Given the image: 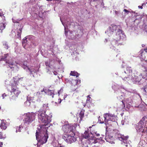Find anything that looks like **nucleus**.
I'll return each mask as SVG.
<instances>
[{
    "instance_id": "52",
    "label": "nucleus",
    "mask_w": 147,
    "mask_h": 147,
    "mask_svg": "<svg viewBox=\"0 0 147 147\" xmlns=\"http://www.w3.org/2000/svg\"><path fill=\"white\" fill-rule=\"evenodd\" d=\"M11 69L12 68H13V67L11 65H9V66Z\"/></svg>"
},
{
    "instance_id": "14",
    "label": "nucleus",
    "mask_w": 147,
    "mask_h": 147,
    "mask_svg": "<svg viewBox=\"0 0 147 147\" xmlns=\"http://www.w3.org/2000/svg\"><path fill=\"white\" fill-rule=\"evenodd\" d=\"M105 138V140L107 142L112 144L114 143L113 142V136H110L107 135L106 133V134Z\"/></svg>"
},
{
    "instance_id": "47",
    "label": "nucleus",
    "mask_w": 147,
    "mask_h": 147,
    "mask_svg": "<svg viewBox=\"0 0 147 147\" xmlns=\"http://www.w3.org/2000/svg\"><path fill=\"white\" fill-rule=\"evenodd\" d=\"M115 14L118 15L119 13V12L118 11H115Z\"/></svg>"
},
{
    "instance_id": "12",
    "label": "nucleus",
    "mask_w": 147,
    "mask_h": 147,
    "mask_svg": "<svg viewBox=\"0 0 147 147\" xmlns=\"http://www.w3.org/2000/svg\"><path fill=\"white\" fill-rule=\"evenodd\" d=\"M128 138V136H122L119 137V140L121 141H122L121 142V146L122 147H127V144L126 143V140Z\"/></svg>"
},
{
    "instance_id": "34",
    "label": "nucleus",
    "mask_w": 147,
    "mask_h": 147,
    "mask_svg": "<svg viewBox=\"0 0 147 147\" xmlns=\"http://www.w3.org/2000/svg\"><path fill=\"white\" fill-rule=\"evenodd\" d=\"M82 147H88V145L87 144H83L82 146Z\"/></svg>"
},
{
    "instance_id": "46",
    "label": "nucleus",
    "mask_w": 147,
    "mask_h": 147,
    "mask_svg": "<svg viewBox=\"0 0 147 147\" xmlns=\"http://www.w3.org/2000/svg\"><path fill=\"white\" fill-rule=\"evenodd\" d=\"M3 144L2 142H0V147H2Z\"/></svg>"
},
{
    "instance_id": "35",
    "label": "nucleus",
    "mask_w": 147,
    "mask_h": 147,
    "mask_svg": "<svg viewBox=\"0 0 147 147\" xmlns=\"http://www.w3.org/2000/svg\"><path fill=\"white\" fill-rule=\"evenodd\" d=\"M102 121H101L100 119V123H102V122H104V121H105L104 120V119L103 118V117L102 118Z\"/></svg>"
},
{
    "instance_id": "42",
    "label": "nucleus",
    "mask_w": 147,
    "mask_h": 147,
    "mask_svg": "<svg viewBox=\"0 0 147 147\" xmlns=\"http://www.w3.org/2000/svg\"><path fill=\"white\" fill-rule=\"evenodd\" d=\"M92 139H90V140H91V143L92 144V143H94V140L93 139V138H92Z\"/></svg>"
},
{
    "instance_id": "57",
    "label": "nucleus",
    "mask_w": 147,
    "mask_h": 147,
    "mask_svg": "<svg viewBox=\"0 0 147 147\" xmlns=\"http://www.w3.org/2000/svg\"><path fill=\"white\" fill-rule=\"evenodd\" d=\"M142 46L143 47L145 46V45H144L142 44Z\"/></svg>"
},
{
    "instance_id": "58",
    "label": "nucleus",
    "mask_w": 147,
    "mask_h": 147,
    "mask_svg": "<svg viewBox=\"0 0 147 147\" xmlns=\"http://www.w3.org/2000/svg\"><path fill=\"white\" fill-rule=\"evenodd\" d=\"M119 39H120L121 38V36L119 35Z\"/></svg>"
},
{
    "instance_id": "55",
    "label": "nucleus",
    "mask_w": 147,
    "mask_h": 147,
    "mask_svg": "<svg viewBox=\"0 0 147 147\" xmlns=\"http://www.w3.org/2000/svg\"><path fill=\"white\" fill-rule=\"evenodd\" d=\"M96 134V135L97 136H100V134Z\"/></svg>"
},
{
    "instance_id": "21",
    "label": "nucleus",
    "mask_w": 147,
    "mask_h": 147,
    "mask_svg": "<svg viewBox=\"0 0 147 147\" xmlns=\"http://www.w3.org/2000/svg\"><path fill=\"white\" fill-rule=\"evenodd\" d=\"M84 138L85 139H88L89 138L90 136L89 135V134L88 131H85L84 134L83 136Z\"/></svg>"
},
{
    "instance_id": "2",
    "label": "nucleus",
    "mask_w": 147,
    "mask_h": 147,
    "mask_svg": "<svg viewBox=\"0 0 147 147\" xmlns=\"http://www.w3.org/2000/svg\"><path fill=\"white\" fill-rule=\"evenodd\" d=\"M47 127L44 128L43 129H40V133L36 131V140L41 144H43L47 142L48 137L47 133Z\"/></svg>"
},
{
    "instance_id": "45",
    "label": "nucleus",
    "mask_w": 147,
    "mask_h": 147,
    "mask_svg": "<svg viewBox=\"0 0 147 147\" xmlns=\"http://www.w3.org/2000/svg\"><path fill=\"white\" fill-rule=\"evenodd\" d=\"M143 5H144V4L143 3L142 4V6H138V7L139 8H140L141 9H142L143 8V7H142V6Z\"/></svg>"
},
{
    "instance_id": "27",
    "label": "nucleus",
    "mask_w": 147,
    "mask_h": 147,
    "mask_svg": "<svg viewBox=\"0 0 147 147\" xmlns=\"http://www.w3.org/2000/svg\"><path fill=\"white\" fill-rule=\"evenodd\" d=\"M6 63H8V65L9 66V65H11L13 66L14 65V63L13 61H6Z\"/></svg>"
},
{
    "instance_id": "53",
    "label": "nucleus",
    "mask_w": 147,
    "mask_h": 147,
    "mask_svg": "<svg viewBox=\"0 0 147 147\" xmlns=\"http://www.w3.org/2000/svg\"><path fill=\"white\" fill-rule=\"evenodd\" d=\"M23 79H20V82H22L23 81Z\"/></svg>"
},
{
    "instance_id": "64",
    "label": "nucleus",
    "mask_w": 147,
    "mask_h": 147,
    "mask_svg": "<svg viewBox=\"0 0 147 147\" xmlns=\"http://www.w3.org/2000/svg\"><path fill=\"white\" fill-rule=\"evenodd\" d=\"M88 141H89V139H88Z\"/></svg>"
},
{
    "instance_id": "40",
    "label": "nucleus",
    "mask_w": 147,
    "mask_h": 147,
    "mask_svg": "<svg viewBox=\"0 0 147 147\" xmlns=\"http://www.w3.org/2000/svg\"><path fill=\"white\" fill-rule=\"evenodd\" d=\"M62 100H61V99H59L58 100V102L59 103H60L62 101Z\"/></svg>"
},
{
    "instance_id": "60",
    "label": "nucleus",
    "mask_w": 147,
    "mask_h": 147,
    "mask_svg": "<svg viewBox=\"0 0 147 147\" xmlns=\"http://www.w3.org/2000/svg\"><path fill=\"white\" fill-rule=\"evenodd\" d=\"M65 34H66V33H67V32H65Z\"/></svg>"
},
{
    "instance_id": "3",
    "label": "nucleus",
    "mask_w": 147,
    "mask_h": 147,
    "mask_svg": "<svg viewBox=\"0 0 147 147\" xmlns=\"http://www.w3.org/2000/svg\"><path fill=\"white\" fill-rule=\"evenodd\" d=\"M134 73L132 72V70L131 67H127L126 70L123 72L121 75V77L123 80L128 81H130L132 79L133 74Z\"/></svg>"
},
{
    "instance_id": "30",
    "label": "nucleus",
    "mask_w": 147,
    "mask_h": 147,
    "mask_svg": "<svg viewBox=\"0 0 147 147\" xmlns=\"http://www.w3.org/2000/svg\"><path fill=\"white\" fill-rule=\"evenodd\" d=\"M41 94V93L40 92H37L36 94V95L38 96V97H41V96H40Z\"/></svg>"
},
{
    "instance_id": "31",
    "label": "nucleus",
    "mask_w": 147,
    "mask_h": 147,
    "mask_svg": "<svg viewBox=\"0 0 147 147\" xmlns=\"http://www.w3.org/2000/svg\"><path fill=\"white\" fill-rule=\"evenodd\" d=\"M3 138V134L0 131V139H2Z\"/></svg>"
},
{
    "instance_id": "5",
    "label": "nucleus",
    "mask_w": 147,
    "mask_h": 147,
    "mask_svg": "<svg viewBox=\"0 0 147 147\" xmlns=\"http://www.w3.org/2000/svg\"><path fill=\"white\" fill-rule=\"evenodd\" d=\"M115 117L113 114H111L109 113H106L103 115V118L105 121L102 122L105 123L106 125H107L110 123L109 122L110 121H115Z\"/></svg>"
},
{
    "instance_id": "17",
    "label": "nucleus",
    "mask_w": 147,
    "mask_h": 147,
    "mask_svg": "<svg viewBox=\"0 0 147 147\" xmlns=\"http://www.w3.org/2000/svg\"><path fill=\"white\" fill-rule=\"evenodd\" d=\"M23 78H24L23 77L20 78L18 76H16L15 77H13V80L14 81V83H13V84H16V85L17 86L18 84L20 83V80L23 79Z\"/></svg>"
},
{
    "instance_id": "32",
    "label": "nucleus",
    "mask_w": 147,
    "mask_h": 147,
    "mask_svg": "<svg viewBox=\"0 0 147 147\" xmlns=\"http://www.w3.org/2000/svg\"><path fill=\"white\" fill-rule=\"evenodd\" d=\"M45 65L47 66L50 67V64L48 62H46L45 63Z\"/></svg>"
},
{
    "instance_id": "18",
    "label": "nucleus",
    "mask_w": 147,
    "mask_h": 147,
    "mask_svg": "<svg viewBox=\"0 0 147 147\" xmlns=\"http://www.w3.org/2000/svg\"><path fill=\"white\" fill-rule=\"evenodd\" d=\"M48 107L46 104H43L42 106L39 110L38 112H41L42 113H46V109Z\"/></svg>"
},
{
    "instance_id": "43",
    "label": "nucleus",
    "mask_w": 147,
    "mask_h": 147,
    "mask_svg": "<svg viewBox=\"0 0 147 147\" xmlns=\"http://www.w3.org/2000/svg\"><path fill=\"white\" fill-rule=\"evenodd\" d=\"M123 11L126 13H128L129 12V11L128 10L125 9H124Z\"/></svg>"
},
{
    "instance_id": "38",
    "label": "nucleus",
    "mask_w": 147,
    "mask_h": 147,
    "mask_svg": "<svg viewBox=\"0 0 147 147\" xmlns=\"http://www.w3.org/2000/svg\"><path fill=\"white\" fill-rule=\"evenodd\" d=\"M120 30H119V31L117 32V34H118L119 35L120 33H122L121 30L120 31H119Z\"/></svg>"
},
{
    "instance_id": "11",
    "label": "nucleus",
    "mask_w": 147,
    "mask_h": 147,
    "mask_svg": "<svg viewBox=\"0 0 147 147\" xmlns=\"http://www.w3.org/2000/svg\"><path fill=\"white\" fill-rule=\"evenodd\" d=\"M140 53L141 58L147 62V47L141 50Z\"/></svg>"
},
{
    "instance_id": "8",
    "label": "nucleus",
    "mask_w": 147,
    "mask_h": 147,
    "mask_svg": "<svg viewBox=\"0 0 147 147\" xmlns=\"http://www.w3.org/2000/svg\"><path fill=\"white\" fill-rule=\"evenodd\" d=\"M138 124L137 128L139 129L140 131L147 132V122H146L145 124L142 121H140Z\"/></svg>"
},
{
    "instance_id": "63",
    "label": "nucleus",
    "mask_w": 147,
    "mask_h": 147,
    "mask_svg": "<svg viewBox=\"0 0 147 147\" xmlns=\"http://www.w3.org/2000/svg\"><path fill=\"white\" fill-rule=\"evenodd\" d=\"M116 44H117V45H118V43H116Z\"/></svg>"
},
{
    "instance_id": "15",
    "label": "nucleus",
    "mask_w": 147,
    "mask_h": 147,
    "mask_svg": "<svg viewBox=\"0 0 147 147\" xmlns=\"http://www.w3.org/2000/svg\"><path fill=\"white\" fill-rule=\"evenodd\" d=\"M92 99L91 98L90 96V95H89L87 97V99L86 100V103L85 104V105L84 106H87L89 108L91 107L90 104H91V102Z\"/></svg>"
},
{
    "instance_id": "50",
    "label": "nucleus",
    "mask_w": 147,
    "mask_h": 147,
    "mask_svg": "<svg viewBox=\"0 0 147 147\" xmlns=\"http://www.w3.org/2000/svg\"><path fill=\"white\" fill-rule=\"evenodd\" d=\"M32 69V72L35 73L36 71L34 69Z\"/></svg>"
},
{
    "instance_id": "26",
    "label": "nucleus",
    "mask_w": 147,
    "mask_h": 147,
    "mask_svg": "<svg viewBox=\"0 0 147 147\" xmlns=\"http://www.w3.org/2000/svg\"><path fill=\"white\" fill-rule=\"evenodd\" d=\"M3 46H4V48L6 49H8L9 47L8 44L7 42H3Z\"/></svg>"
},
{
    "instance_id": "9",
    "label": "nucleus",
    "mask_w": 147,
    "mask_h": 147,
    "mask_svg": "<svg viewBox=\"0 0 147 147\" xmlns=\"http://www.w3.org/2000/svg\"><path fill=\"white\" fill-rule=\"evenodd\" d=\"M75 128L74 126L69 125H65L62 127V130L65 133H70L71 132L72 133L73 131Z\"/></svg>"
},
{
    "instance_id": "33",
    "label": "nucleus",
    "mask_w": 147,
    "mask_h": 147,
    "mask_svg": "<svg viewBox=\"0 0 147 147\" xmlns=\"http://www.w3.org/2000/svg\"><path fill=\"white\" fill-rule=\"evenodd\" d=\"M62 91H63V89H60L58 91V93L59 95H60L61 93V92H62Z\"/></svg>"
},
{
    "instance_id": "61",
    "label": "nucleus",
    "mask_w": 147,
    "mask_h": 147,
    "mask_svg": "<svg viewBox=\"0 0 147 147\" xmlns=\"http://www.w3.org/2000/svg\"><path fill=\"white\" fill-rule=\"evenodd\" d=\"M65 34H66V33H67V32H65Z\"/></svg>"
},
{
    "instance_id": "44",
    "label": "nucleus",
    "mask_w": 147,
    "mask_h": 147,
    "mask_svg": "<svg viewBox=\"0 0 147 147\" xmlns=\"http://www.w3.org/2000/svg\"><path fill=\"white\" fill-rule=\"evenodd\" d=\"M6 58V56H4V58H3V57H2V58H1V60H4Z\"/></svg>"
},
{
    "instance_id": "6",
    "label": "nucleus",
    "mask_w": 147,
    "mask_h": 147,
    "mask_svg": "<svg viewBox=\"0 0 147 147\" xmlns=\"http://www.w3.org/2000/svg\"><path fill=\"white\" fill-rule=\"evenodd\" d=\"M11 92L13 93L14 95L12 96L10 98L11 100H14L16 99L18 97L20 93V91L17 88V86L14 84H12L11 85Z\"/></svg>"
},
{
    "instance_id": "7",
    "label": "nucleus",
    "mask_w": 147,
    "mask_h": 147,
    "mask_svg": "<svg viewBox=\"0 0 147 147\" xmlns=\"http://www.w3.org/2000/svg\"><path fill=\"white\" fill-rule=\"evenodd\" d=\"M75 135L74 132H72L71 135L65 134L63 136V138L67 142L71 144L76 141V138L74 137Z\"/></svg>"
},
{
    "instance_id": "48",
    "label": "nucleus",
    "mask_w": 147,
    "mask_h": 147,
    "mask_svg": "<svg viewBox=\"0 0 147 147\" xmlns=\"http://www.w3.org/2000/svg\"><path fill=\"white\" fill-rule=\"evenodd\" d=\"M3 16V13H0V16L1 17H2V16Z\"/></svg>"
},
{
    "instance_id": "23",
    "label": "nucleus",
    "mask_w": 147,
    "mask_h": 147,
    "mask_svg": "<svg viewBox=\"0 0 147 147\" xmlns=\"http://www.w3.org/2000/svg\"><path fill=\"white\" fill-rule=\"evenodd\" d=\"M5 25L4 23H1L0 24V30L1 32L2 33V30H4L5 27Z\"/></svg>"
},
{
    "instance_id": "51",
    "label": "nucleus",
    "mask_w": 147,
    "mask_h": 147,
    "mask_svg": "<svg viewBox=\"0 0 147 147\" xmlns=\"http://www.w3.org/2000/svg\"><path fill=\"white\" fill-rule=\"evenodd\" d=\"M27 39V38L26 37H25L24 39V41H27L26 40Z\"/></svg>"
},
{
    "instance_id": "25",
    "label": "nucleus",
    "mask_w": 147,
    "mask_h": 147,
    "mask_svg": "<svg viewBox=\"0 0 147 147\" xmlns=\"http://www.w3.org/2000/svg\"><path fill=\"white\" fill-rule=\"evenodd\" d=\"M84 113L81 111L79 114V117H80V121H82V118L84 117Z\"/></svg>"
},
{
    "instance_id": "22",
    "label": "nucleus",
    "mask_w": 147,
    "mask_h": 147,
    "mask_svg": "<svg viewBox=\"0 0 147 147\" xmlns=\"http://www.w3.org/2000/svg\"><path fill=\"white\" fill-rule=\"evenodd\" d=\"M78 81L77 80H72L71 81V84L72 86H75V85H77Z\"/></svg>"
},
{
    "instance_id": "62",
    "label": "nucleus",
    "mask_w": 147,
    "mask_h": 147,
    "mask_svg": "<svg viewBox=\"0 0 147 147\" xmlns=\"http://www.w3.org/2000/svg\"><path fill=\"white\" fill-rule=\"evenodd\" d=\"M65 34H66V33H67V32H65Z\"/></svg>"
},
{
    "instance_id": "49",
    "label": "nucleus",
    "mask_w": 147,
    "mask_h": 147,
    "mask_svg": "<svg viewBox=\"0 0 147 147\" xmlns=\"http://www.w3.org/2000/svg\"><path fill=\"white\" fill-rule=\"evenodd\" d=\"M122 102V104H123V107H125V104L124 103V102H123V100H122V102Z\"/></svg>"
},
{
    "instance_id": "37",
    "label": "nucleus",
    "mask_w": 147,
    "mask_h": 147,
    "mask_svg": "<svg viewBox=\"0 0 147 147\" xmlns=\"http://www.w3.org/2000/svg\"><path fill=\"white\" fill-rule=\"evenodd\" d=\"M90 3H91L92 2H95L98 1V0H89Z\"/></svg>"
},
{
    "instance_id": "36",
    "label": "nucleus",
    "mask_w": 147,
    "mask_h": 147,
    "mask_svg": "<svg viewBox=\"0 0 147 147\" xmlns=\"http://www.w3.org/2000/svg\"><path fill=\"white\" fill-rule=\"evenodd\" d=\"M28 70H29V71H30V74H31L32 72V69H30V68H28Z\"/></svg>"
},
{
    "instance_id": "56",
    "label": "nucleus",
    "mask_w": 147,
    "mask_h": 147,
    "mask_svg": "<svg viewBox=\"0 0 147 147\" xmlns=\"http://www.w3.org/2000/svg\"><path fill=\"white\" fill-rule=\"evenodd\" d=\"M114 42L116 43L117 42V41H113V42H112V43H114Z\"/></svg>"
},
{
    "instance_id": "13",
    "label": "nucleus",
    "mask_w": 147,
    "mask_h": 147,
    "mask_svg": "<svg viewBox=\"0 0 147 147\" xmlns=\"http://www.w3.org/2000/svg\"><path fill=\"white\" fill-rule=\"evenodd\" d=\"M43 91H44L46 94L48 95L49 96H51L52 98L53 97V96L54 95V90H50L49 89H43V90L41 92H42Z\"/></svg>"
},
{
    "instance_id": "19",
    "label": "nucleus",
    "mask_w": 147,
    "mask_h": 147,
    "mask_svg": "<svg viewBox=\"0 0 147 147\" xmlns=\"http://www.w3.org/2000/svg\"><path fill=\"white\" fill-rule=\"evenodd\" d=\"M22 30V28H20L18 30H17V34L15 36L16 38L19 39H21V34Z\"/></svg>"
},
{
    "instance_id": "39",
    "label": "nucleus",
    "mask_w": 147,
    "mask_h": 147,
    "mask_svg": "<svg viewBox=\"0 0 147 147\" xmlns=\"http://www.w3.org/2000/svg\"><path fill=\"white\" fill-rule=\"evenodd\" d=\"M6 96V95L5 94V93L3 94L2 95V96L3 98V99Z\"/></svg>"
},
{
    "instance_id": "28",
    "label": "nucleus",
    "mask_w": 147,
    "mask_h": 147,
    "mask_svg": "<svg viewBox=\"0 0 147 147\" xmlns=\"http://www.w3.org/2000/svg\"><path fill=\"white\" fill-rule=\"evenodd\" d=\"M143 89L144 92L147 93V86H145L144 87Z\"/></svg>"
},
{
    "instance_id": "10",
    "label": "nucleus",
    "mask_w": 147,
    "mask_h": 147,
    "mask_svg": "<svg viewBox=\"0 0 147 147\" xmlns=\"http://www.w3.org/2000/svg\"><path fill=\"white\" fill-rule=\"evenodd\" d=\"M133 75L131 80L134 83L139 84L142 78V75L141 74L135 75L134 74Z\"/></svg>"
},
{
    "instance_id": "59",
    "label": "nucleus",
    "mask_w": 147,
    "mask_h": 147,
    "mask_svg": "<svg viewBox=\"0 0 147 147\" xmlns=\"http://www.w3.org/2000/svg\"><path fill=\"white\" fill-rule=\"evenodd\" d=\"M14 33V32H11V33L12 34H13V33Z\"/></svg>"
},
{
    "instance_id": "29",
    "label": "nucleus",
    "mask_w": 147,
    "mask_h": 147,
    "mask_svg": "<svg viewBox=\"0 0 147 147\" xmlns=\"http://www.w3.org/2000/svg\"><path fill=\"white\" fill-rule=\"evenodd\" d=\"M145 117H144L142 118V119L140 121H142L143 123H145V122H146V121H145Z\"/></svg>"
},
{
    "instance_id": "20",
    "label": "nucleus",
    "mask_w": 147,
    "mask_h": 147,
    "mask_svg": "<svg viewBox=\"0 0 147 147\" xmlns=\"http://www.w3.org/2000/svg\"><path fill=\"white\" fill-rule=\"evenodd\" d=\"M79 75V74L75 71H71V73L70 74V75L74 76H76V77H78Z\"/></svg>"
},
{
    "instance_id": "16",
    "label": "nucleus",
    "mask_w": 147,
    "mask_h": 147,
    "mask_svg": "<svg viewBox=\"0 0 147 147\" xmlns=\"http://www.w3.org/2000/svg\"><path fill=\"white\" fill-rule=\"evenodd\" d=\"M0 127L1 129L4 130H5L7 128V125L5 120H2L1 121Z\"/></svg>"
},
{
    "instance_id": "24",
    "label": "nucleus",
    "mask_w": 147,
    "mask_h": 147,
    "mask_svg": "<svg viewBox=\"0 0 147 147\" xmlns=\"http://www.w3.org/2000/svg\"><path fill=\"white\" fill-rule=\"evenodd\" d=\"M144 69L143 70V74L144 76H147V67L144 66H142Z\"/></svg>"
},
{
    "instance_id": "1",
    "label": "nucleus",
    "mask_w": 147,
    "mask_h": 147,
    "mask_svg": "<svg viewBox=\"0 0 147 147\" xmlns=\"http://www.w3.org/2000/svg\"><path fill=\"white\" fill-rule=\"evenodd\" d=\"M38 121L42 123L40 125V129H43L44 128L47 127L48 129L49 120L48 119L49 117L45 113L41 112H38Z\"/></svg>"
},
{
    "instance_id": "41",
    "label": "nucleus",
    "mask_w": 147,
    "mask_h": 147,
    "mask_svg": "<svg viewBox=\"0 0 147 147\" xmlns=\"http://www.w3.org/2000/svg\"><path fill=\"white\" fill-rule=\"evenodd\" d=\"M27 41H24L22 42V44L23 45H25Z\"/></svg>"
},
{
    "instance_id": "4",
    "label": "nucleus",
    "mask_w": 147,
    "mask_h": 147,
    "mask_svg": "<svg viewBox=\"0 0 147 147\" xmlns=\"http://www.w3.org/2000/svg\"><path fill=\"white\" fill-rule=\"evenodd\" d=\"M36 114L33 113H28L26 114L23 119L24 124L27 125L34 121L35 118Z\"/></svg>"
},
{
    "instance_id": "54",
    "label": "nucleus",
    "mask_w": 147,
    "mask_h": 147,
    "mask_svg": "<svg viewBox=\"0 0 147 147\" xmlns=\"http://www.w3.org/2000/svg\"><path fill=\"white\" fill-rule=\"evenodd\" d=\"M129 98L127 99L126 102H127H127H126L127 103H129V102H128V101H129Z\"/></svg>"
}]
</instances>
